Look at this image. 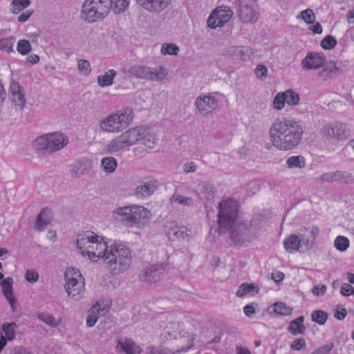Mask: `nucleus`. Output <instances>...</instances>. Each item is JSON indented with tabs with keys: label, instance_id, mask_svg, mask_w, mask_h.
I'll return each instance as SVG.
<instances>
[{
	"label": "nucleus",
	"instance_id": "423d86ee",
	"mask_svg": "<svg viewBox=\"0 0 354 354\" xmlns=\"http://www.w3.org/2000/svg\"><path fill=\"white\" fill-rule=\"evenodd\" d=\"M164 334L174 341L159 351V354H183L194 345V335L187 331L180 323H169L164 329Z\"/></svg>",
	"mask_w": 354,
	"mask_h": 354
},
{
	"label": "nucleus",
	"instance_id": "79ce46f5",
	"mask_svg": "<svg viewBox=\"0 0 354 354\" xmlns=\"http://www.w3.org/2000/svg\"><path fill=\"white\" fill-rule=\"evenodd\" d=\"M30 4V0H13L10 4V11L17 15L26 9Z\"/></svg>",
	"mask_w": 354,
	"mask_h": 354
},
{
	"label": "nucleus",
	"instance_id": "bf43d9fd",
	"mask_svg": "<svg viewBox=\"0 0 354 354\" xmlns=\"http://www.w3.org/2000/svg\"><path fill=\"white\" fill-rule=\"evenodd\" d=\"M333 343L326 344L314 351L311 354H328L333 348Z\"/></svg>",
	"mask_w": 354,
	"mask_h": 354
},
{
	"label": "nucleus",
	"instance_id": "a211bd4d",
	"mask_svg": "<svg viewBox=\"0 0 354 354\" xmlns=\"http://www.w3.org/2000/svg\"><path fill=\"white\" fill-rule=\"evenodd\" d=\"M9 91L11 101L15 106L22 109L26 102L24 88L18 82L12 81Z\"/></svg>",
	"mask_w": 354,
	"mask_h": 354
},
{
	"label": "nucleus",
	"instance_id": "58836bf2",
	"mask_svg": "<svg viewBox=\"0 0 354 354\" xmlns=\"http://www.w3.org/2000/svg\"><path fill=\"white\" fill-rule=\"evenodd\" d=\"M289 169H302L306 166V159L302 156H292L286 160Z\"/></svg>",
	"mask_w": 354,
	"mask_h": 354
},
{
	"label": "nucleus",
	"instance_id": "bb28decb",
	"mask_svg": "<svg viewBox=\"0 0 354 354\" xmlns=\"http://www.w3.org/2000/svg\"><path fill=\"white\" fill-rule=\"evenodd\" d=\"M93 167L91 158L84 157L76 161L73 165L72 172L75 176H80Z\"/></svg>",
	"mask_w": 354,
	"mask_h": 354
},
{
	"label": "nucleus",
	"instance_id": "de8ad7c7",
	"mask_svg": "<svg viewBox=\"0 0 354 354\" xmlns=\"http://www.w3.org/2000/svg\"><path fill=\"white\" fill-rule=\"evenodd\" d=\"M32 50L29 41L26 39H20L17 42V50L21 55H27Z\"/></svg>",
	"mask_w": 354,
	"mask_h": 354
},
{
	"label": "nucleus",
	"instance_id": "412c9836",
	"mask_svg": "<svg viewBox=\"0 0 354 354\" xmlns=\"http://www.w3.org/2000/svg\"><path fill=\"white\" fill-rule=\"evenodd\" d=\"M13 279L12 277H7L1 281L0 286L3 296L10 305L12 311H15L16 309V299L13 295Z\"/></svg>",
	"mask_w": 354,
	"mask_h": 354
},
{
	"label": "nucleus",
	"instance_id": "a19ab883",
	"mask_svg": "<svg viewBox=\"0 0 354 354\" xmlns=\"http://www.w3.org/2000/svg\"><path fill=\"white\" fill-rule=\"evenodd\" d=\"M258 292V288L254 284H242L236 292V295L239 297H243L248 295H254Z\"/></svg>",
	"mask_w": 354,
	"mask_h": 354
},
{
	"label": "nucleus",
	"instance_id": "cd10ccee",
	"mask_svg": "<svg viewBox=\"0 0 354 354\" xmlns=\"http://www.w3.org/2000/svg\"><path fill=\"white\" fill-rule=\"evenodd\" d=\"M350 175L345 171L328 172L322 174L319 179L321 182L329 183L333 181H339L341 183H348L350 179Z\"/></svg>",
	"mask_w": 354,
	"mask_h": 354
},
{
	"label": "nucleus",
	"instance_id": "ddd939ff",
	"mask_svg": "<svg viewBox=\"0 0 354 354\" xmlns=\"http://www.w3.org/2000/svg\"><path fill=\"white\" fill-rule=\"evenodd\" d=\"M233 15V12L226 6H219L215 8L207 19V26L215 29L223 26L228 22Z\"/></svg>",
	"mask_w": 354,
	"mask_h": 354
},
{
	"label": "nucleus",
	"instance_id": "39448f33",
	"mask_svg": "<svg viewBox=\"0 0 354 354\" xmlns=\"http://www.w3.org/2000/svg\"><path fill=\"white\" fill-rule=\"evenodd\" d=\"M111 214L124 226L139 230L147 225L152 218L151 210L138 204L118 206L112 209Z\"/></svg>",
	"mask_w": 354,
	"mask_h": 354
},
{
	"label": "nucleus",
	"instance_id": "f704fd0d",
	"mask_svg": "<svg viewBox=\"0 0 354 354\" xmlns=\"http://www.w3.org/2000/svg\"><path fill=\"white\" fill-rule=\"evenodd\" d=\"M338 71L335 63L330 62L326 64H323L322 69L319 72V76L322 77L324 80L332 77Z\"/></svg>",
	"mask_w": 354,
	"mask_h": 354
},
{
	"label": "nucleus",
	"instance_id": "c756f323",
	"mask_svg": "<svg viewBox=\"0 0 354 354\" xmlns=\"http://www.w3.org/2000/svg\"><path fill=\"white\" fill-rule=\"evenodd\" d=\"M167 235L171 240L184 239L190 235V231L186 227L173 224L167 231Z\"/></svg>",
	"mask_w": 354,
	"mask_h": 354
},
{
	"label": "nucleus",
	"instance_id": "603ef678",
	"mask_svg": "<svg viewBox=\"0 0 354 354\" xmlns=\"http://www.w3.org/2000/svg\"><path fill=\"white\" fill-rule=\"evenodd\" d=\"M283 92L277 93L272 101L273 109L277 111H281L286 105Z\"/></svg>",
	"mask_w": 354,
	"mask_h": 354
},
{
	"label": "nucleus",
	"instance_id": "f8f14e48",
	"mask_svg": "<svg viewBox=\"0 0 354 354\" xmlns=\"http://www.w3.org/2000/svg\"><path fill=\"white\" fill-rule=\"evenodd\" d=\"M323 136L330 141H345L351 135L347 125L341 122H333L326 125L322 129Z\"/></svg>",
	"mask_w": 354,
	"mask_h": 354
},
{
	"label": "nucleus",
	"instance_id": "6e6552de",
	"mask_svg": "<svg viewBox=\"0 0 354 354\" xmlns=\"http://www.w3.org/2000/svg\"><path fill=\"white\" fill-rule=\"evenodd\" d=\"M68 144V138L60 131L45 133L35 138L32 148L37 151L54 153L64 148Z\"/></svg>",
	"mask_w": 354,
	"mask_h": 354
},
{
	"label": "nucleus",
	"instance_id": "a18cd8bd",
	"mask_svg": "<svg viewBox=\"0 0 354 354\" xmlns=\"http://www.w3.org/2000/svg\"><path fill=\"white\" fill-rule=\"evenodd\" d=\"M37 317L39 320L51 327H56L60 324L59 319H56L53 315L48 313H39Z\"/></svg>",
	"mask_w": 354,
	"mask_h": 354
},
{
	"label": "nucleus",
	"instance_id": "b1692460",
	"mask_svg": "<svg viewBox=\"0 0 354 354\" xmlns=\"http://www.w3.org/2000/svg\"><path fill=\"white\" fill-rule=\"evenodd\" d=\"M115 347L118 351H124L126 354H140L141 352L140 348L127 337L118 339Z\"/></svg>",
	"mask_w": 354,
	"mask_h": 354
},
{
	"label": "nucleus",
	"instance_id": "c03bdc74",
	"mask_svg": "<svg viewBox=\"0 0 354 354\" xmlns=\"http://www.w3.org/2000/svg\"><path fill=\"white\" fill-rule=\"evenodd\" d=\"M350 246L349 239L344 236L339 235L334 241V247L339 252H345Z\"/></svg>",
	"mask_w": 354,
	"mask_h": 354
},
{
	"label": "nucleus",
	"instance_id": "2f4dec72",
	"mask_svg": "<svg viewBox=\"0 0 354 354\" xmlns=\"http://www.w3.org/2000/svg\"><path fill=\"white\" fill-rule=\"evenodd\" d=\"M268 310L277 315L287 316L292 313V308L283 302L278 301L270 306Z\"/></svg>",
	"mask_w": 354,
	"mask_h": 354
},
{
	"label": "nucleus",
	"instance_id": "9d476101",
	"mask_svg": "<svg viewBox=\"0 0 354 354\" xmlns=\"http://www.w3.org/2000/svg\"><path fill=\"white\" fill-rule=\"evenodd\" d=\"M110 10L109 0H86L83 3L81 18L87 22H94L105 17Z\"/></svg>",
	"mask_w": 354,
	"mask_h": 354
},
{
	"label": "nucleus",
	"instance_id": "20e7f679",
	"mask_svg": "<svg viewBox=\"0 0 354 354\" xmlns=\"http://www.w3.org/2000/svg\"><path fill=\"white\" fill-rule=\"evenodd\" d=\"M238 212L237 202L232 198L223 200L219 204L218 224L221 229H230V238L236 244H244L253 240L245 223L236 220Z\"/></svg>",
	"mask_w": 354,
	"mask_h": 354
},
{
	"label": "nucleus",
	"instance_id": "680f3d73",
	"mask_svg": "<svg viewBox=\"0 0 354 354\" xmlns=\"http://www.w3.org/2000/svg\"><path fill=\"white\" fill-rule=\"evenodd\" d=\"M254 73L258 78L263 79L268 75V69L266 66L259 64L255 68Z\"/></svg>",
	"mask_w": 354,
	"mask_h": 354
},
{
	"label": "nucleus",
	"instance_id": "f3484780",
	"mask_svg": "<svg viewBox=\"0 0 354 354\" xmlns=\"http://www.w3.org/2000/svg\"><path fill=\"white\" fill-rule=\"evenodd\" d=\"M326 62L324 55L317 52H310L301 60V65L304 70H317L322 67Z\"/></svg>",
	"mask_w": 354,
	"mask_h": 354
},
{
	"label": "nucleus",
	"instance_id": "4c0bfd02",
	"mask_svg": "<svg viewBox=\"0 0 354 354\" xmlns=\"http://www.w3.org/2000/svg\"><path fill=\"white\" fill-rule=\"evenodd\" d=\"M149 67L136 65L131 66L128 70V73H129L131 76L136 78L147 79V74L149 73Z\"/></svg>",
	"mask_w": 354,
	"mask_h": 354
},
{
	"label": "nucleus",
	"instance_id": "dca6fc26",
	"mask_svg": "<svg viewBox=\"0 0 354 354\" xmlns=\"http://www.w3.org/2000/svg\"><path fill=\"white\" fill-rule=\"evenodd\" d=\"M319 234V229L316 225H310L308 227L303 226L298 232V236L301 240L303 247L306 250L311 248L315 242L316 238Z\"/></svg>",
	"mask_w": 354,
	"mask_h": 354
},
{
	"label": "nucleus",
	"instance_id": "338daca9",
	"mask_svg": "<svg viewBox=\"0 0 354 354\" xmlns=\"http://www.w3.org/2000/svg\"><path fill=\"white\" fill-rule=\"evenodd\" d=\"M32 10H28L24 12H22L19 17H18V21L19 22H25L33 14Z\"/></svg>",
	"mask_w": 354,
	"mask_h": 354
},
{
	"label": "nucleus",
	"instance_id": "a878e982",
	"mask_svg": "<svg viewBox=\"0 0 354 354\" xmlns=\"http://www.w3.org/2000/svg\"><path fill=\"white\" fill-rule=\"evenodd\" d=\"M164 272L162 265H151L145 270V279L149 283L157 282L160 280Z\"/></svg>",
	"mask_w": 354,
	"mask_h": 354
},
{
	"label": "nucleus",
	"instance_id": "4468645a",
	"mask_svg": "<svg viewBox=\"0 0 354 354\" xmlns=\"http://www.w3.org/2000/svg\"><path fill=\"white\" fill-rule=\"evenodd\" d=\"M239 16L243 23L254 24L259 18L257 6L252 1H242L239 6Z\"/></svg>",
	"mask_w": 354,
	"mask_h": 354
},
{
	"label": "nucleus",
	"instance_id": "1a4fd4ad",
	"mask_svg": "<svg viewBox=\"0 0 354 354\" xmlns=\"http://www.w3.org/2000/svg\"><path fill=\"white\" fill-rule=\"evenodd\" d=\"M64 289L68 296L74 301H80L85 292V279L80 270L70 267L64 272Z\"/></svg>",
	"mask_w": 354,
	"mask_h": 354
},
{
	"label": "nucleus",
	"instance_id": "052dcab7",
	"mask_svg": "<svg viewBox=\"0 0 354 354\" xmlns=\"http://www.w3.org/2000/svg\"><path fill=\"white\" fill-rule=\"evenodd\" d=\"M326 289L327 287L326 285L319 283L314 286L312 290V292L315 296L321 297L326 293Z\"/></svg>",
	"mask_w": 354,
	"mask_h": 354
},
{
	"label": "nucleus",
	"instance_id": "13d9d810",
	"mask_svg": "<svg viewBox=\"0 0 354 354\" xmlns=\"http://www.w3.org/2000/svg\"><path fill=\"white\" fill-rule=\"evenodd\" d=\"M306 347V342L304 339L299 338L294 340L290 344V348L293 351H301Z\"/></svg>",
	"mask_w": 354,
	"mask_h": 354
},
{
	"label": "nucleus",
	"instance_id": "393cba45",
	"mask_svg": "<svg viewBox=\"0 0 354 354\" xmlns=\"http://www.w3.org/2000/svg\"><path fill=\"white\" fill-rule=\"evenodd\" d=\"M283 245L286 252L290 254L295 253L300 248H304L303 243L298 234H290L283 239Z\"/></svg>",
	"mask_w": 354,
	"mask_h": 354
},
{
	"label": "nucleus",
	"instance_id": "7ed1b4c3",
	"mask_svg": "<svg viewBox=\"0 0 354 354\" xmlns=\"http://www.w3.org/2000/svg\"><path fill=\"white\" fill-rule=\"evenodd\" d=\"M303 127L294 119H277L269 130L270 140L277 149L289 151L295 149L301 142Z\"/></svg>",
	"mask_w": 354,
	"mask_h": 354
},
{
	"label": "nucleus",
	"instance_id": "473e14b6",
	"mask_svg": "<svg viewBox=\"0 0 354 354\" xmlns=\"http://www.w3.org/2000/svg\"><path fill=\"white\" fill-rule=\"evenodd\" d=\"M149 73L147 74V80L154 82H161L165 80L167 75V71L163 67L150 68Z\"/></svg>",
	"mask_w": 354,
	"mask_h": 354
},
{
	"label": "nucleus",
	"instance_id": "ea45409f",
	"mask_svg": "<svg viewBox=\"0 0 354 354\" xmlns=\"http://www.w3.org/2000/svg\"><path fill=\"white\" fill-rule=\"evenodd\" d=\"M130 0H109L110 8L116 14L124 12L129 5Z\"/></svg>",
	"mask_w": 354,
	"mask_h": 354
},
{
	"label": "nucleus",
	"instance_id": "5701e85b",
	"mask_svg": "<svg viewBox=\"0 0 354 354\" xmlns=\"http://www.w3.org/2000/svg\"><path fill=\"white\" fill-rule=\"evenodd\" d=\"M137 1L147 10L160 12L167 8L171 0H137Z\"/></svg>",
	"mask_w": 354,
	"mask_h": 354
},
{
	"label": "nucleus",
	"instance_id": "e2e57ef3",
	"mask_svg": "<svg viewBox=\"0 0 354 354\" xmlns=\"http://www.w3.org/2000/svg\"><path fill=\"white\" fill-rule=\"evenodd\" d=\"M353 287L349 283H343L340 288V293L345 297H349L352 295Z\"/></svg>",
	"mask_w": 354,
	"mask_h": 354
},
{
	"label": "nucleus",
	"instance_id": "6ab92c4d",
	"mask_svg": "<svg viewBox=\"0 0 354 354\" xmlns=\"http://www.w3.org/2000/svg\"><path fill=\"white\" fill-rule=\"evenodd\" d=\"M158 188L156 180L150 179L138 185L135 190V195L139 199L146 198L152 195Z\"/></svg>",
	"mask_w": 354,
	"mask_h": 354
},
{
	"label": "nucleus",
	"instance_id": "774afa93",
	"mask_svg": "<svg viewBox=\"0 0 354 354\" xmlns=\"http://www.w3.org/2000/svg\"><path fill=\"white\" fill-rule=\"evenodd\" d=\"M39 57L36 54H31L28 55L26 59V64H36L39 62Z\"/></svg>",
	"mask_w": 354,
	"mask_h": 354
},
{
	"label": "nucleus",
	"instance_id": "aec40b11",
	"mask_svg": "<svg viewBox=\"0 0 354 354\" xmlns=\"http://www.w3.org/2000/svg\"><path fill=\"white\" fill-rule=\"evenodd\" d=\"M17 326L16 323H4L0 329V352L6 345L7 342L12 341L15 338V330Z\"/></svg>",
	"mask_w": 354,
	"mask_h": 354
},
{
	"label": "nucleus",
	"instance_id": "37998d69",
	"mask_svg": "<svg viewBox=\"0 0 354 354\" xmlns=\"http://www.w3.org/2000/svg\"><path fill=\"white\" fill-rule=\"evenodd\" d=\"M15 38L14 37H8L0 39V50L8 53L14 52V45Z\"/></svg>",
	"mask_w": 354,
	"mask_h": 354
},
{
	"label": "nucleus",
	"instance_id": "9b49d317",
	"mask_svg": "<svg viewBox=\"0 0 354 354\" xmlns=\"http://www.w3.org/2000/svg\"><path fill=\"white\" fill-rule=\"evenodd\" d=\"M224 100V95L218 93L202 94L195 101V105L198 111L203 113H207L218 108Z\"/></svg>",
	"mask_w": 354,
	"mask_h": 354
},
{
	"label": "nucleus",
	"instance_id": "2eb2a0df",
	"mask_svg": "<svg viewBox=\"0 0 354 354\" xmlns=\"http://www.w3.org/2000/svg\"><path fill=\"white\" fill-rule=\"evenodd\" d=\"M111 301L109 299H102L97 301L91 308L86 319V325L88 327L93 326L101 315H105L109 310Z\"/></svg>",
	"mask_w": 354,
	"mask_h": 354
},
{
	"label": "nucleus",
	"instance_id": "0eeeda50",
	"mask_svg": "<svg viewBox=\"0 0 354 354\" xmlns=\"http://www.w3.org/2000/svg\"><path fill=\"white\" fill-rule=\"evenodd\" d=\"M133 109L124 107L103 118L99 122V127L104 133H118L126 129L133 122Z\"/></svg>",
	"mask_w": 354,
	"mask_h": 354
},
{
	"label": "nucleus",
	"instance_id": "0e129e2a",
	"mask_svg": "<svg viewBox=\"0 0 354 354\" xmlns=\"http://www.w3.org/2000/svg\"><path fill=\"white\" fill-rule=\"evenodd\" d=\"M308 29L315 34H321L323 31L322 26L319 22L313 21L312 24H309Z\"/></svg>",
	"mask_w": 354,
	"mask_h": 354
},
{
	"label": "nucleus",
	"instance_id": "69168bd1",
	"mask_svg": "<svg viewBox=\"0 0 354 354\" xmlns=\"http://www.w3.org/2000/svg\"><path fill=\"white\" fill-rule=\"evenodd\" d=\"M255 306L254 303L248 304L243 308V312L247 317H252L255 313Z\"/></svg>",
	"mask_w": 354,
	"mask_h": 354
},
{
	"label": "nucleus",
	"instance_id": "6e6d98bb",
	"mask_svg": "<svg viewBox=\"0 0 354 354\" xmlns=\"http://www.w3.org/2000/svg\"><path fill=\"white\" fill-rule=\"evenodd\" d=\"M39 273L33 269H29L26 271L25 279L27 281L34 283L39 279Z\"/></svg>",
	"mask_w": 354,
	"mask_h": 354
},
{
	"label": "nucleus",
	"instance_id": "f03ea898",
	"mask_svg": "<svg viewBox=\"0 0 354 354\" xmlns=\"http://www.w3.org/2000/svg\"><path fill=\"white\" fill-rule=\"evenodd\" d=\"M159 138L157 131L151 127L140 125L129 128L113 138L104 146L106 153L116 154L140 144L145 149H154Z\"/></svg>",
	"mask_w": 354,
	"mask_h": 354
},
{
	"label": "nucleus",
	"instance_id": "f257e3e1",
	"mask_svg": "<svg viewBox=\"0 0 354 354\" xmlns=\"http://www.w3.org/2000/svg\"><path fill=\"white\" fill-rule=\"evenodd\" d=\"M76 245L81 255L90 261H107L113 274L124 272L131 266V252L120 241H111L88 230L77 235Z\"/></svg>",
	"mask_w": 354,
	"mask_h": 354
},
{
	"label": "nucleus",
	"instance_id": "4d7b16f0",
	"mask_svg": "<svg viewBox=\"0 0 354 354\" xmlns=\"http://www.w3.org/2000/svg\"><path fill=\"white\" fill-rule=\"evenodd\" d=\"M347 315L346 308L342 306H337L334 311V317L338 320H343Z\"/></svg>",
	"mask_w": 354,
	"mask_h": 354
},
{
	"label": "nucleus",
	"instance_id": "c9c22d12",
	"mask_svg": "<svg viewBox=\"0 0 354 354\" xmlns=\"http://www.w3.org/2000/svg\"><path fill=\"white\" fill-rule=\"evenodd\" d=\"M283 92L286 104L294 106L299 104L300 96L297 92L291 88L287 89Z\"/></svg>",
	"mask_w": 354,
	"mask_h": 354
},
{
	"label": "nucleus",
	"instance_id": "09e8293b",
	"mask_svg": "<svg viewBox=\"0 0 354 354\" xmlns=\"http://www.w3.org/2000/svg\"><path fill=\"white\" fill-rule=\"evenodd\" d=\"M171 201L173 203H177L178 204L186 205V206H192L194 205V201L190 197H186L180 194L175 193L172 198Z\"/></svg>",
	"mask_w": 354,
	"mask_h": 354
},
{
	"label": "nucleus",
	"instance_id": "e433bc0d",
	"mask_svg": "<svg viewBox=\"0 0 354 354\" xmlns=\"http://www.w3.org/2000/svg\"><path fill=\"white\" fill-rule=\"evenodd\" d=\"M304 318L303 316H300L296 319L292 320L289 325L288 330L292 335H296L298 334H301L305 330V327L304 326Z\"/></svg>",
	"mask_w": 354,
	"mask_h": 354
},
{
	"label": "nucleus",
	"instance_id": "864d4df0",
	"mask_svg": "<svg viewBox=\"0 0 354 354\" xmlns=\"http://www.w3.org/2000/svg\"><path fill=\"white\" fill-rule=\"evenodd\" d=\"M337 44V41L335 37L328 35L321 41L320 46L324 50H331L335 47Z\"/></svg>",
	"mask_w": 354,
	"mask_h": 354
},
{
	"label": "nucleus",
	"instance_id": "8fccbe9b",
	"mask_svg": "<svg viewBox=\"0 0 354 354\" xmlns=\"http://www.w3.org/2000/svg\"><path fill=\"white\" fill-rule=\"evenodd\" d=\"M160 51L163 55H177L179 48L174 44H163Z\"/></svg>",
	"mask_w": 354,
	"mask_h": 354
},
{
	"label": "nucleus",
	"instance_id": "49530a36",
	"mask_svg": "<svg viewBox=\"0 0 354 354\" xmlns=\"http://www.w3.org/2000/svg\"><path fill=\"white\" fill-rule=\"evenodd\" d=\"M77 67L80 74L84 76H88L91 73L92 68L90 62L88 60L79 59H77Z\"/></svg>",
	"mask_w": 354,
	"mask_h": 354
},
{
	"label": "nucleus",
	"instance_id": "72a5a7b5",
	"mask_svg": "<svg viewBox=\"0 0 354 354\" xmlns=\"http://www.w3.org/2000/svg\"><path fill=\"white\" fill-rule=\"evenodd\" d=\"M116 75V72L113 69H109L104 74L97 77V84L100 87H106L111 86L113 79Z\"/></svg>",
	"mask_w": 354,
	"mask_h": 354
},
{
	"label": "nucleus",
	"instance_id": "3c124183",
	"mask_svg": "<svg viewBox=\"0 0 354 354\" xmlns=\"http://www.w3.org/2000/svg\"><path fill=\"white\" fill-rule=\"evenodd\" d=\"M311 318L313 322L323 325L327 320L328 314L323 310H317L312 313Z\"/></svg>",
	"mask_w": 354,
	"mask_h": 354
},
{
	"label": "nucleus",
	"instance_id": "4be33fe9",
	"mask_svg": "<svg viewBox=\"0 0 354 354\" xmlns=\"http://www.w3.org/2000/svg\"><path fill=\"white\" fill-rule=\"evenodd\" d=\"M253 53L252 49L248 46H230L226 49L225 55L243 61H248Z\"/></svg>",
	"mask_w": 354,
	"mask_h": 354
},
{
	"label": "nucleus",
	"instance_id": "c85d7f7f",
	"mask_svg": "<svg viewBox=\"0 0 354 354\" xmlns=\"http://www.w3.org/2000/svg\"><path fill=\"white\" fill-rule=\"evenodd\" d=\"M53 219V212L48 208L41 209L37 216L35 228L39 231L44 230L50 224Z\"/></svg>",
	"mask_w": 354,
	"mask_h": 354
},
{
	"label": "nucleus",
	"instance_id": "5fc2aeb1",
	"mask_svg": "<svg viewBox=\"0 0 354 354\" xmlns=\"http://www.w3.org/2000/svg\"><path fill=\"white\" fill-rule=\"evenodd\" d=\"M300 17L307 24H312V22H313V21H315V16L313 10L312 9H309V8L301 12Z\"/></svg>",
	"mask_w": 354,
	"mask_h": 354
},
{
	"label": "nucleus",
	"instance_id": "7c9ffc66",
	"mask_svg": "<svg viewBox=\"0 0 354 354\" xmlns=\"http://www.w3.org/2000/svg\"><path fill=\"white\" fill-rule=\"evenodd\" d=\"M117 167L118 161L114 157L105 156L100 161V169L106 174L114 173Z\"/></svg>",
	"mask_w": 354,
	"mask_h": 354
}]
</instances>
